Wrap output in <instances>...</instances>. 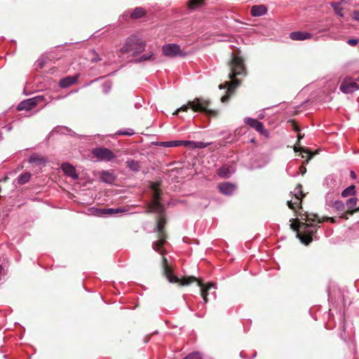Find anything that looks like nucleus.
<instances>
[{
    "label": "nucleus",
    "mask_w": 359,
    "mask_h": 359,
    "mask_svg": "<svg viewBox=\"0 0 359 359\" xmlns=\"http://www.w3.org/2000/svg\"><path fill=\"white\" fill-rule=\"evenodd\" d=\"M316 217L317 215L315 214L306 212L301 215V219L307 223L294 222L290 224L291 229L297 232V237L306 245L311 242V236L317 230L316 224H313Z\"/></svg>",
    "instance_id": "f257e3e1"
},
{
    "label": "nucleus",
    "mask_w": 359,
    "mask_h": 359,
    "mask_svg": "<svg viewBox=\"0 0 359 359\" xmlns=\"http://www.w3.org/2000/svg\"><path fill=\"white\" fill-rule=\"evenodd\" d=\"M163 266L164 275L170 283L187 285L192 282L197 281L198 286L201 287V296L204 302H208V291L210 290L212 288H215L213 283H208L204 285L201 280H197V278L194 276L180 279L177 276L172 274V269L168 265L167 259L164 257H163Z\"/></svg>",
    "instance_id": "f03ea898"
},
{
    "label": "nucleus",
    "mask_w": 359,
    "mask_h": 359,
    "mask_svg": "<svg viewBox=\"0 0 359 359\" xmlns=\"http://www.w3.org/2000/svg\"><path fill=\"white\" fill-rule=\"evenodd\" d=\"M231 72L229 74V78L231 81H226L224 84H220V89L227 88V93L233 90L240 84V80L234 79L238 75H246V70L244 65L243 59L235 54L232 55V58L229 62Z\"/></svg>",
    "instance_id": "7ed1b4c3"
},
{
    "label": "nucleus",
    "mask_w": 359,
    "mask_h": 359,
    "mask_svg": "<svg viewBox=\"0 0 359 359\" xmlns=\"http://www.w3.org/2000/svg\"><path fill=\"white\" fill-rule=\"evenodd\" d=\"M144 49L145 43L138 36L131 35L126 39L123 45L118 50V54L120 57L125 54L135 56L142 53Z\"/></svg>",
    "instance_id": "20e7f679"
},
{
    "label": "nucleus",
    "mask_w": 359,
    "mask_h": 359,
    "mask_svg": "<svg viewBox=\"0 0 359 359\" xmlns=\"http://www.w3.org/2000/svg\"><path fill=\"white\" fill-rule=\"evenodd\" d=\"M209 100L196 97L193 101H189L187 104H184L177 109L173 114L177 115L180 111H187L189 109H191L194 111L205 112L208 116H217V112L216 111L209 109Z\"/></svg>",
    "instance_id": "39448f33"
},
{
    "label": "nucleus",
    "mask_w": 359,
    "mask_h": 359,
    "mask_svg": "<svg viewBox=\"0 0 359 359\" xmlns=\"http://www.w3.org/2000/svg\"><path fill=\"white\" fill-rule=\"evenodd\" d=\"M165 224V219L163 215H160L158 216V221H157V231L158 233V240L154 242L152 247L155 251L158 252L161 254H163V253L160 251V249L163 246V245L164 244V243L165 241V233L163 231V228H164Z\"/></svg>",
    "instance_id": "423d86ee"
},
{
    "label": "nucleus",
    "mask_w": 359,
    "mask_h": 359,
    "mask_svg": "<svg viewBox=\"0 0 359 359\" xmlns=\"http://www.w3.org/2000/svg\"><path fill=\"white\" fill-rule=\"evenodd\" d=\"M151 189L153 190V201L149 206V212H154L163 215V205L160 203L161 190L158 189V184L154 182L151 184Z\"/></svg>",
    "instance_id": "0eeeda50"
},
{
    "label": "nucleus",
    "mask_w": 359,
    "mask_h": 359,
    "mask_svg": "<svg viewBox=\"0 0 359 359\" xmlns=\"http://www.w3.org/2000/svg\"><path fill=\"white\" fill-rule=\"evenodd\" d=\"M43 100L42 96H36L32 98L27 99L21 102L17 107V109L19 111L22 110H31L36 105H37L40 102Z\"/></svg>",
    "instance_id": "6e6552de"
},
{
    "label": "nucleus",
    "mask_w": 359,
    "mask_h": 359,
    "mask_svg": "<svg viewBox=\"0 0 359 359\" xmlns=\"http://www.w3.org/2000/svg\"><path fill=\"white\" fill-rule=\"evenodd\" d=\"M162 51L164 55L174 57L178 55H184L180 47L175 43H170L163 46Z\"/></svg>",
    "instance_id": "1a4fd4ad"
},
{
    "label": "nucleus",
    "mask_w": 359,
    "mask_h": 359,
    "mask_svg": "<svg viewBox=\"0 0 359 359\" xmlns=\"http://www.w3.org/2000/svg\"><path fill=\"white\" fill-rule=\"evenodd\" d=\"M93 154L101 161H110L115 158L113 152L107 148H97L93 150Z\"/></svg>",
    "instance_id": "9d476101"
},
{
    "label": "nucleus",
    "mask_w": 359,
    "mask_h": 359,
    "mask_svg": "<svg viewBox=\"0 0 359 359\" xmlns=\"http://www.w3.org/2000/svg\"><path fill=\"white\" fill-rule=\"evenodd\" d=\"M302 187L301 184H298L294 190V201H288L287 205L292 210H295L296 207L302 203V198L304 194L302 193Z\"/></svg>",
    "instance_id": "9b49d317"
},
{
    "label": "nucleus",
    "mask_w": 359,
    "mask_h": 359,
    "mask_svg": "<svg viewBox=\"0 0 359 359\" xmlns=\"http://www.w3.org/2000/svg\"><path fill=\"white\" fill-rule=\"evenodd\" d=\"M244 121L246 124L255 129L257 132L265 136L267 135L268 132L264 129V125L262 122L251 118H245Z\"/></svg>",
    "instance_id": "f8f14e48"
},
{
    "label": "nucleus",
    "mask_w": 359,
    "mask_h": 359,
    "mask_svg": "<svg viewBox=\"0 0 359 359\" xmlns=\"http://www.w3.org/2000/svg\"><path fill=\"white\" fill-rule=\"evenodd\" d=\"M358 88V83L350 79L344 80L340 86V90L344 93H351L357 90Z\"/></svg>",
    "instance_id": "ddd939ff"
},
{
    "label": "nucleus",
    "mask_w": 359,
    "mask_h": 359,
    "mask_svg": "<svg viewBox=\"0 0 359 359\" xmlns=\"http://www.w3.org/2000/svg\"><path fill=\"white\" fill-rule=\"evenodd\" d=\"M290 37L294 41H304L312 37L311 34L304 32H293L290 34Z\"/></svg>",
    "instance_id": "4468645a"
},
{
    "label": "nucleus",
    "mask_w": 359,
    "mask_h": 359,
    "mask_svg": "<svg viewBox=\"0 0 359 359\" xmlns=\"http://www.w3.org/2000/svg\"><path fill=\"white\" fill-rule=\"evenodd\" d=\"M357 198H351L347 200L346 201V208L347 210L346 211V214H348L350 215H352L353 213L357 212L359 211V208H355L357 203Z\"/></svg>",
    "instance_id": "2eb2a0df"
},
{
    "label": "nucleus",
    "mask_w": 359,
    "mask_h": 359,
    "mask_svg": "<svg viewBox=\"0 0 359 359\" xmlns=\"http://www.w3.org/2000/svg\"><path fill=\"white\" fill-rule=\"evenodd\" d=\"M267 12V8L263 4L255 5L252 6L250 13L254 17H259L264 15Z\"/></svg>",
    "instance_id": "dca6fc26"
},
{
    "label": "nucleus",
    "mask_w": 359,
    "mask_h": 359,
    "mask_svg": "<svg viewBox=\"0 0 359 359\" xmlns=\"http://www.w3.org/2000/svg\"><path fill=\"white\" fill-rule=\"evenodd\" d=\"M219 189L222 194L230 195L235 191L236 187L233 184L225 182L219 185Z\"/></svg>",
    "instance_id": "f3484780"
},
{
    "label": "nucleus",
    "mask_w": 359,
    "mask_h": 359,
    "mask_svg": "<svg viewBox=\"0 0 359 359\" xmlns=\"http://www.w3.org/2000/svg\"><path fill=\"white\" fill-rule=\"evenodd\" d=\"M77 79H78L77 76H66L60 81L59 85L61 88H67V87L73 85L74 83H75L77 81Z\"/></svg>",
    "instance_id": "a211bd4d"
},
{
    "label": "nucleus",
    "mask_w": 359,
    "mask_h": 359,
    "mask_svg": "<svg viewBox=\"0 0 359 359\" xmlns=\"http://www.w3.org/2000/svg\"><path fill=\"white\" fill-rule=\"evenodd\" d=\"M62 170L64 171L65 174L72 177L74 179H76L78 175L76 173L75 168L69 163H63L62 165Z\"/></svg>",
    "instance_id": "6ab92c4d"
},
{
    "label": "nucleus",
    "mask_w": 359,
    "mask_h": 359,
    "mask_svg": "<svg viewBox=\"0 0 359 359\" xmlns=\"http://www.w3.org/2000/svg\"><path fill=\"white\" fill-rule=\"evenodd\" d=\"M233 172L234 170L232 167L229 165H224L219 168L217 174L222 177H229Z\"/></svg>",
    "instance_id": "aec40b11"
},
{
    "label": "nucleus",
    "mask_w": 359,
    "mask_h": 359,
    "mask_svg": "<svg viewBox=\"0 0 359 359\" xmlns=\"http://www.w3.org/2000/svg\"><path fill=\"white\" fill-rule=\"evenodd\" d=\"M342 4H343V2H339V3L333 2L331 4V5L334 11L335 14H337L339 17L344 18L345 16V12H344L345 8L342 6Z\"/></svg>",
    "instance_id": "412c9836"
},
{
    "label": "nucleus",
    "mask_w": 359,
    "mask_h": 359,
    "mask_svg": "<svg viewBox=\"0 0 359 359\" xmlns=\"http://www.w3.org/2000/svg\"><path fill=\"white\" fill-rule=\"evenodd\" d=\"M100 179L104 182L111 184L114 182L115 177L112 172L103 171L100 174Z\"/></svg>",
    "instance_id": "4be33fe9"
},
{
    "label": "nucleus",
    "mask_w": 359,
    "mask_h": 359,
    "mask_svg": "<svg viewBox=\"0 0 359 359\" xmlns=\"http://www.w3.org/2000/svg\"><path fill=\"white\" fill-rule=\"evenodd\" d=\"M205 0H189L187 6L189 10H195L203 5Z\"/></svg>",
    "instance_id": "5701e85b"
},
{
    "label": "nucleus",
    "mask_w": 359,
    "mask_h": 359,
    "mask_svg": "<svg viewBox=\"0 0 359 359\" xmlns=\"http://www.w3.org/2000/svg\"><path fill=\"white\" fill-rule=\"evenodd\" d=\"M31 178V174L28 172H22L19 177L17 178V182L19 184H25L29 181Z\"/></svg>",
    "instance_id": "b1692460"
},
{
    "label": "nucleus",
    "mask_w": 359,
    "mask_h": 359,
    "mask_svg": "<svg viewBox=\"0 0 359 359\" xmlns=\"http://www.w3.org/2000/svg\"><path fill=\"white\" fill-rule=\"evenodd\" d=\"M127 166L130 168V170L137 172L140 169V164L139 161L134 160H129L126 162Z\"/></svg>",
    "instance_id": "393cba45"
},
{
    "label": "nucleus",
    "mask_w": 359,
    "mask_h": 359,
    "mask_svg": "<svg viewBox=\"0 0 359 359\" xmlns=\"http://www.w3.org/2000/svg\"><path fill=\"white\" fill-rule=\"evenodd\" d=\"M145 15V11L142 8H136L131 13L132 18H140Z\"/></svg>",
    "instance_id": "a878e982"
},
{
    "label": "nucleus",
    "mask_w": 359,
    "mask_h": 359,
    "mask_svg": "<svg viewBox=\"0 0 359 359\" xmlns=\"http://www.w3.org/2000/svg\"><path fill=\"white\" fill-rule=\"evenodd\" d=\"M355 187L353 185H351L348 187H347L346 189H345L342 193H341V196L343 197H347L348 196H352V195H354L355 194Z\"/></svg>",
    "instance_id": "bb28decb"
},
{
    "label": "nucleus",
    "mask_w": 359,
    "mask_h": 359,
    "mask_svg": "<svg viewBox=\"0 0 359 359\" xmlns=\"http://www.w3.org/2000/svg\"><path fill=\"white\" fill-rule=\"evenodd\" d=\"M165 147H173L182 146V140H173L163 142Z\"/></svg>",
    "instance_id": "cd10ccee"
},
{
    "label": "nucleus",
    "mask_w": 359,
    "mask_h": 359,
    "mask_svg": "<svg viewBox=\"0 0 359 359\" xmlns=\"http://www.w3.org/2000/svg\"><path fill=\"white\" fill-rule=\"evenodd\" d=\"M294 151H302V152H304V153H306L309 155V157H308V159H307V162L311 158V157L313 156V154H311L310 151L307 149H303L301 147H298V146H294Z\"/></svg>",
    "instance_id": "c85d7f7f"
},
{
    "label": "nucleus",
    "mask_w": 359,
    "mask_h": 359,
    "mask_svg": "<svg viewBox=\"0 0 359 359\" xmlns=\"http://www.w3.org/2000/svg\"><path fill=\"white\" fill-rule=\"evenodd\" d=\"M333 207L339 211H344L345 209V205H344V203H342L340 201H336L334 203Z\"/></svg>",
    "instance_id": "c756f323"
},
{
    "label": "nucleus",
    "mask_w": 359,
    "mask_h": 359,
    "mask_svg": "<svg viewBox=\"0 0 359 359\" xmlns=\"http://www.w3.org/2000/svg\"><path fill=\"white\" fill-rule=\"evenodd\" d=\"M184 359H201V356L199 353L195 352L188 355Z\"/></svg>",
    "instance_id": "7c9ffc66"
},
{
    "label": "nucleus",
    "mask_w": 359,
    "mask_h": 359,
    "mask_svg": "<svg viewBox=\"0 0 359 359\" xmlns=\"http://www.w3.org/2000/svg\"><path fill=\"white\" fill-rule=\"evenodd\" d=\"M194 144H195L194 141L182 140V146H184L186 147H191V148L194 149Z\"/></svg>",
    "instance_id": "2f4dec72"
},
{
    "label": "nucleus",
    "mask_w": 359,
    "mask_h": 359,
    "mask_svg": "<svg viewBox=\"0 0 359 359\" xmlns=\"http://www.w3.org/2000/svg\"><path fill=\"white\" fill-rule=\"evenodd\" d=\"M210 143H204L203 142H195V144H194V148H205L207 146H208Z\"/></svg>",
    "instance_id": "473e14b6"
},
{
    "label": "nucleus",
    "mask_w": 359,
    "mask_h": 359,
    "mask_svg": "<svg viewBox=\"0 0 359 359\" xmlns=\"http://www.w3.org/2000/svg\"><path fill=\"white\" fill-rule=\"evenodd\" d=\"M119 212H120L119 209H112V208L105 209V210H102V212L104 214H115V213H118Z\"/></svg>",
    "instance_id": "72a5a7b5"
},
{
    "label": "nucleus",
    "mask_w": 359,
    "mask_h": 359,
    "mask_svg": "<svg viewBox=\"0 0 359 359\" xmlns=\"http://www.w3.org/2000/svg\"><path fill=\"white\" fill-rule=\"evenodd\" d=\"M325 220H329L331 222H334V219L332 218V217H326L325 219H318V217H316V221L317 222V223L320 224L321 222H323V221Z\"/></svg>",
    "instance_id": "f704fd0d"
},
{
    "label": "nucleus",
    "mask_w": 359,
    "mask_h": 359,
    "mask_svg": "<svg viewBox=\"0 0 359 359\" xmlns=\"http://www.w3.org/2000/svg\"><path fill=\"white\" fill-rule=\"evenodd\" d=\"M352 18L359 22V11H355L351 14Z\"/></svg>",
    "instance_id": "c9c22d12"
},
{
    "label": "nucleus",
    "mask_w": 359,
    "mask_h": 359,
    "mask_svg": "<svg viewBox=\"0 0 359 359\" xmlns=\"http://www.w3.org/2000/svg\"><path fill=\"white\" fill-rule=\"evenodd\" d=\"M358 40L357 39H349L348 40L347 43L352 46H355L358 44Z\"/></svg>",
    "instance_id": "e433bc0d"
},
{
    "label": "nucleus",
    "mask_w": 359,
    "mask_h": 359,
    "mask_svg": "<svg viewBox=\"0 0 359 359\" xmlns=\"http://www.w3.org/2000/svg\"><path fill=\"white\" fill-rule=\"evenodd\" d=\"M152 55L151 54H149V55H142L140 59V61H145V60H149L151 57Z\"/></svg>",
    "instance_id": "4c0bfd02"
},
{
    "label": "nucleus",
    "mask_w": 359,
    "mask_h": 359,
    "mask_svg": "<svg viewBox=\"0 0 359 359\" xmlns=\"http://www.w3.org/2000/svg\"><path fill=\"white\" fill-rule=\"evenodd\" d=\"M130 131H119V135H131L134 134V132L133 130H129Z\"/></svg>",
    "instance_id": "58836bf2"
},
{
    "label": "nucleus",
    "mask_w": 359,
    "mask_h": 359,
    "mask_svg": "<svg viewBox=\"0 0 359 359\" xmlns=\"http://www.w3.org/2000/svg\"><path fill=\"white\" fill-rule=\"evenodd\" d=\"M229 96H230V95H229V94H226V95H224V96L221 98V101H222V102H224L227 101V100H229Z\"/></svg>",
    "instance_id": "ea45409f"
},
{
    "label": "nucleus",
    "mask_w": 359,
    "mask_h": 359,
    "mask_svg": "<svg viewBox=\"0 0 359 359\" xmlns=\"http://www.w3.org/2000/svg\"><path fill=\"white\" fill-rule=\"evenodd\" d=\"M351 177L352 179H355V177H356V175H355V173L353 171L351 172Z\"/></svg>",
    "instance_id": "a19ab883"
},
{
    "label": "nucleus",
    "mask_w": 359,
    "mask_h": 359,
    "mask_svg": "<svg viewBox=\"0 0 359 359\" xmlns=\"http://www.w3.org/2000/svg\"><path fill=\"white\" fill-rule=\"evenodd\" d=\"M301 172L304 174L306 172V168L304 166L300 167Z\"/></svg>",
    "instance_id": "79ce46f5"
},
{
    "label": "nucleus",
    "mask_w": 359,
    "mask_h": 359,
    "mask_svg": "<svg viewBox=\"0 0 359 359\" xmlns=\"http://www.w3.org/2000/svg\"><path fill=\"white\" fill-rule=\"evenodd\" d=\"M303 137L302 135H301L300 134L298 135V140L299 141L300 139H302Z\"/></svg>",
    "instance_id": "37998d69"
},
{
    "label": "nucleus",
    "mask_w": 359,
    "mask_h": 359,
    "mask_svg": "<svg viewBox=\"0 0 359 359\" xmlns=\"http://www.w3.org/2000/svg\"><path fill=\"white\" fill-rule=\"evenodd\" d=\"M295 130H296L297 131H298V130H299L298 127H297V126H295Z\"/></svg>",
    "instance_id": "c03bdc74"
},
{
    "label": "nucleus",
    "mask_w": 359,
    "mask_h": 359,
    "mask_svg": "<svg viewBox=\"0 0 359 359\" xmlns=\"http://www.w3.org/2000/svg\"><path fill=\"white\" fill-rule=\"evenodd\" d=\"M341 217L347 219V217H346L345 215H343Z\"/></svg>",
    "instance_id": "a18cd8bd"
},
{
    "label": "nucleus",
    "mask_w": 359,
    "mask_h": 359,
    "mask_svg": "<svg viewBox=\"0 0 359 359\" xmlns=\"http://www.w3.org/2000/svg\"><path fill=\"white\" fill-rule=\"evenodd\" d=\"M1 269H2V268H1V266H0V273H1Z\"/></svg>",
    "instance_id": "49530a36"
},
{
    "label": "nucleus",
    "mask_w": 359,
    "mask_h": 359,
    "mask_svg": "<svg viewBox=\"0 0 359 359\" xmlns=\"http://www.w3.org/2000/svg\"><path fill=\"white\" fill-rule=\"evenodd\" d=\"M358 81H359V78H358Z\"/></svg>",
    "instance_id": "de8ad7c7"
}]
</instances>
